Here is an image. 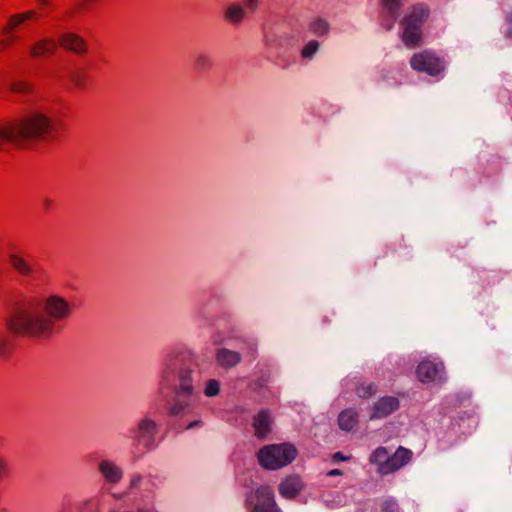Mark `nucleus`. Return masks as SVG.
Listing matches in <instances>:
<instances>
[{"label": "nucleus", "instance_id": "nucleus-30", "mask_svg": "<svg viewBox=\"0 0 512 512\" xmlns=\"http://www.w3.org/2000/svg\"><path fill=\"white\" fill-rule=\"evenodd\" d=\"M85 79L86 76L82 70H75L70 75L71 82L77 87H82L85 83Z\"/></svg>", "mask_w": 512, "mask_h": 512}, {"label": "nucleus", "instance_id": "nucleus-15", "mask_svg": "<svg viewBox=\"0 0 512 512\" xmlns=\"http://www.w3.org/2000/svg\"><path fill=\"white\" fill-rule=\"evenodd\" d=\"M57 43L52 38H42L31 45L29 52L34 58H46L55 53Z\"/></svg>", "mask_w": 512, "mask_h": 512}, {"label": "nucleus", "instance_id": "nucleus-42", "mask_svg": "<svg viewBox=\"0 0 512 512\" xmlns=\"http://www.w3.org/2000/svg\"><path fill=\"white\" fill-rule=\"evenodd\" d=\"M140 512H155L153 509L142 510Z\"/></svg>", "mask_w": 512, "mask_h": 512}, {"label": "nucleus", "instance_id": "nucleus-19", "mask_svg": "<svg viewBox=\"0 0 512 512\" xmlns=\"http://www.w3.org/2000/svg\"><path fill=\"white\" fill-rule=\"evenodd\" d=\"M271 418L267 411H261L255 418L253 422L255 435L258 438H264L271 429Z\"/></svg>", "mask_w": 512, "mask_h": 512}, {"label": "nucleus", "instance_id": "nucleus-37", "mask_svg": "<svg viewBox=\"0 0 512 512\" xmlns=\"http://www.w3.org/2000/svg\"><path fill=\"white\" fill-rule=\"evenodd\" d=\"M340 474H341V472L338 469H334V470H331L328 472L329 476L340 475Z\"/></svg>", "mask_w": 512, "mask_h": 512}, {"label": "nucleus", "instance_id": "nucleus-17", "mask_svg": "<svg viewBox=\"0 0 512 512\" xmlns=\"http://www.w3.org/2000/svg\"><path fill=\"white\" fill-rule=\"evenodd\" d=\"M302 486V481L298 476H289L281 482L279 492L285 498H293L300 492Z\"/></svg>", "mask_w": 512, "mask_h": 512}, {"label": "nucleus", "instance_id": "nucleus-33", "mask_svg": "<svg viewBox=\"0 0 512 512\" xmlns=\"http://www.w3.org/2000/svg\"><path fill=\"white\" fill-rule=\"evenodd\" d=\"M144 482V479L140 475H133L130 479V490H134L137 488L142 487V483Z\"/></svg>", "mask_w": 512, "mask_h": 512}, {"label": "nucleus", "instance_id": "nucleus-32", "mask_svg": "<svg viewBox=\"0 0 512 512\" xmlns=\"http://www.w3.org/2000/svg\"><path fill=\"white\" fill-rule=\"evenodd\" d=\"M10 89L13 92L26 93L29 91V85L22 81H16L11 83Z\"/></svg>", "mask_w": 512, "mask_h": 512}, {"label": "nucleus", "instance_id": "nucleus-35", "mask_svg": "<svg viewBox=\"0 0 512 512\" xmlns=\"http://www.w3.org/2000/svg\"><path fill=\"white\" fill-rule=\"evenodd\" d=\"M9 472L8 463L5 459L0 457V479L6 477Z\"/></svg>", "mask_w": 512, "mask_h": 512}, {"label": "nucleus", "instance_id": "nucleus-8", "mask_svg": "<svg viewBox=\"0 0 512 512\" xmlns=\"http://www.w3.org/2000/svg\"><path fill=\"white\" fill-rule=\"evenodd\" d=\"M157 425L154 420L144 417L131 430V437L145 448H151L155 441Z\"/></svg>", "mask_w": 512, "mask_h": 512}, {"label": "nucleus", "instance_id": "nucleus-7", "mask_svg": "<svg viewBox=\"0 0 512 512\" xmlns=\"http://www.w3.org/2000/svg\"><path fill=\"white\" fill-rule=\"evenodd\" d=\"M247 502L252 507V512H280L273 491L269 486H261L247 497Z\"/></svg>", "mask_w": 512, "mask_h": 512}, {"label": "nucleus", "instance_id": "nucleus-10", "mask_svg": "<svg viewBox=\"0 0 512 512\" xmlns=\"http://www.w3.org/2000/svg\"><path fill=\"white\" fill-rule=\"evenodd\" d=\"M97 469L104 481L110 485L118 484L123 478L122 468L111 459H101Z\"/></svg>", "mask_w": 512, "mask_h": 512}, {"label": "nucleus", "instance_id": "nucleus-26", "mask_svg": "<svg viewBox=\"0 0 512 512\" xmlns=\"http://www.w3.org/2000/svg\"><path fill=\"white\" fill-rule=\"evenodd\" d=\"M220 391V384L215 379H210L205 383L204 386V394L207 397H214L216 396Z\"/></svg>", "mask_w": 512, "mask_h": 512}, {"label": "nucleus", "instance_id": "nucleus-14", "mask_svg": "<svg viewBox=\"0 0 512 512\" xmlns=\"http://www.w3.org/2000/svg\"><path fill=\"white\" fill-rule=\"evenodd\" d=\"M398 407L399 402L395 397H383L375 403L370 418H384L397 410Z\"/></svg>", "mask_w": 512, "mask_h": 512}, {"label": "nucleus", "instance_id": "nucleus-1", "mask_svg": "<svg viewBox=\"0 0 512 512\" xmlns=\"http://www.w3.org/2000/svg\"><path fill=\"white\" fill-rule=\"evenodd\" d=\"M73 313V304L63 295L47 293L28 299L10 318L9 329L36 339H49Z\"/></svg>", "mask_w": 512, "mask_h": 512}, {"label": "nucleus", "instance_id": "nucleus-6", "mask_svg": "<svg viewBox=\"0 0 512 512\" xmlns=\"http://www.w3.org/2000/svg\"><path fill=\"white\" fill-rule=\"evenodd\" d=\"M413 70L436 76L444 70V62L433 52L425 50L415 53L410 59Z\"/></svg>", "mask_w": 512, "mask_h": 512}, {"label": "nucleus", "instance_id": "nucleus-12", "mask_svg": "<svg viewBox=\"0 0 512 512\" xmlns=\"http://www.w3.org/2000/svg\"><path fill=\"white\" fill-rule=\"evenodd\" d=\"M401 0H381V24L390 30L398 17Z\"/></svg>", "mask_w": 512, "mask_h": 512}, {"label": "nucleus", "instance_id": "nucleus-22", "mask_svg": "<svg viewBox=\"0 0 512 512\" xmlns=\"http://www.w3.org/2000/svg\"><path fill=\"white\" fill-rule=\"evenodd\" d=\"M308 31L317 36H323L328 33L329 25L322 18H313L308 23Z\"/></svg>", "mask_w": 512, "mask_h": 512}, {"label": "nucleus", "instance_id": "nucleus-36", "mask_svg": "<svg viewBox=\"0 0 512 512\" xmlns=\"http://www.w3.org/2000/svg\"><path fill=\"white\" fill-rule=\"evenodd\" d=\"M244 6L247 11L254 12L258 5V0H243Z\"/></svg>", "mask_w": 512, "mask_h": 512}, {"label": "nucleus", "instance_id": "nucleus-13", "mask_svg": "<svg viewBox=\"0 0 512 512\" xmlns=\"http://www.w3.org/2000/svg\"><path fill=\"white\" fill-rule=\"evenodd\" d=\"M59 44L64 49L77 54L85 53L87 50V45L84 39L72 32L63 33L59 37Z\"/></svg>", "mask_w": 512, "mask_h": 512}, {"label": "nucleus", "instance_id": "nucleus-9", "mask_svg": "<svg viewBox=\"0 0 512 512\" xmlns=\"http://www.w3.org/2000/svg\"><path fill=\"white\" fill-rule=\"evenodd\" d=\"M412 455V451L409 449L399 447L392 456L386 459V463L381 468H377V471L382 475L393 473L409 463Z\"/></svg>", "mask_w": 512, "mask_h": 512}, {"label": "nucleus", "instance_id": "nucleus-16", "mask_svg": "<svg viewBox=\"0 0 512 512\" xmlns=\"http://www.w3.org/2000/svg\"><path fill=\"white\" fill-rule=\"evenodd\" d=\"M8 259L10 265L18 274L25 277L32 276L34 269L23 255L18 252H12L9 254Z\"/></svg>", "mask_w": 512, "mask_h": 512}, {"label": "nucleus", "instance_id": "nucleus-4", "mask_svg": "<svg viewBox=\"0 0 512 512\" xmlns=\"http://www.w3.org/2000/svg\"><path fill=\"white\" fill-rule=\"evenodd\" d=\"M297 455L296 448L287 443L267 445L257 454L259 464L265 469L277 470L290 464Z\"/></svg>", "mask_w": 512, "mask_h": 512}, {"label": "nucleus", "instance_id": "nucleus-28", "mask_svg": "<svg viewBox=\"0 0 512 512\" xmlns=\"http://www.w3.org/2000/svg\"><path fill=\"white\" fill-rule=\"evenodd\" d=\"M10 335L5 329H0V355L7 353L10 347Z\"/></svg>", "mask_w": 512, "mask_h": 512}, {"label": "nucleus", "instance_id": "nucleus-40", "mask_svg": "<svg viewBox=\"0 0 512 512\" xmlns=\"http://www.w3.org/2000/svg\"><path fill=\"white\" fill-rule=\"evenodd\" d=\"M38 2L40 5H43V6L48 4V0H38Z\"/></svg>", "mask_w": 512, "mask_h": 512}, {"label": "nucleus", "instance_id": "nucleus-34", "mask_svg": "<svg viewBox=\"0 0 512 512\" xmlns=\"http://www.w3.org/2000/svg\"><path fill=\"white\" fill-rule=\"evenodd\" d=\"M382 512H398V505L392 500H387L382 504Z\"/></svg>", "mask_w": 512, "mask_h": 512}, {"label": "nucleus", "instance_id": "nucleus-25", "mask_svg": "<svg viewBox=\"0 0 512 512\" xmlns=\"http://www.w3.org/2000/svg\"><path fill=\"white\" fill-rule=\"evenodd\" d=\"M389 458L388 451L384 447L377 448L371 455L370 461L377 465V468H381L386 463V459Z\"/></svg>", "mask_w": 512, "mask_h": 512}, {"label": "nucleus", "instance_id": "nucleus-29", "mask_svg": "<svg viewBox=\"0 0 512 512\" xmlns=\"http://www.w3.org/2000/svg\"><path fill=\"white\" fill-rule=\"evenodd\" d=\"M376 392L373 384H362L357 388V395L361 398L369 397Z\"/></svg>", "mask_w": 512, "mask_h": 512}, {"label": "nucleus", "instance_id": "nucleus-18", "mask_svg": "<svg viewBox=\"0 0 512 512\" xmlns=\"http://www.w3.org/2000/svg\"><path fill=\"white\" fill-rule=\"evenodd\" d=\"M246 11L245 6L240 3L233 2L226 6L223 17L228 23L237 25L244 19Z\"/></svg>", "mask_w": 512, "mask_h": 512}, {"label": "nucleus", "instance_id": "nucleus-3", "mask_svg": "<svg viewBox=\"0 0 512 512\" xmlns=\"http://www.w3.org/2000/svg\"><path fill=\"white\" fill-rule=\"evenodd\" d=\"M177 375L178 386L176 388V394L178 396L177 401L170 407L171 415H178L185 411L189 406V402L181 400L182 397H190L193 394L194 387L192 384L191 372L189 370H177V356L173 353L169 354L164 362V367L159 382L160 393H164L165 390H169L174 387V380Z\"/></svg>", "mask_w": 512, "mask_h": 512}, {"label": "nucleus", "instance_id": "nucleus-39", "mask_svg": "<svg viewBox=\"0 0 512 512\" xmlns=\"http://www.w3.org/2000/svg\"><path fill=\"white\" fill-rule=\"evenodd\" d=\"M7 46L6 41H0V51L3 50Z\"/></svg>", "mask_w": 512, "mask_h": 512}, {"label": "nucleus", "instance_id": "nucleus-20", "mask_svg": "<svg viewBox=\"0 0 512 512\" xmlns=\"http://www.w3.org/2000/svg\"><path fill=\"white\" fill-rule=\"evenodd\" d=\"M36 16L35 10H29L26 12L18 13L12 15L6 25L3 28L4 34H9L13 30H15L17 27H19L21 24H23L25 21L33 19Z\"/></svg>", "mask_w": 512, "mask_h": 512}, {"label": "nucleus", "instance_id": "nucleus-31", "mask_svg": "<svg viewBox=\"0 0 512 512\" xmlns=\"http://www.w3.org/2000/svg\"><path fill=\"white\" fill-rule=\"evenodd\" d=\"M195 65L198 69H206L211 65L210 58L207 55L201 54L197 56Z\"/></svg>", "mask_w": 512, "mask_h": 512}, {"label": "nucleus", "instance_id": "nucleus-5", "mask_svg": "<svg viewBox=\"0 0 512 512\" xmlns=\"http://www.w3.org/2000/svg\"><path fill=\"white\" fill-rule=\"evenodd\" d=\"M428 17L424 5L414 6L402 20V40L407 47H416L422 41V25Z\"/></svg>", "mask_w": 512, "mask_h": 512}, {"label": "nucleus", "instance_id": "nucleus-11", "mask_svg": "<svg viewBox=\"0 0 512 512\" xmlns=\"http://www.w3.org/2000/svg\"><path fill=\"white\" fill-rule=\"evenodd\" d=\"M443 365L430 360L422 361L417 367V376L423 383L442 380Z\"/></svg>", "mask_w": 512, "mask_h": 512}, {"label": "nucleus", "instance_id": "nucleus-21", "mask_svg": "<svg viewBox=\"0 0 512 512\" xmlns=\"http://www.w3.org/2000/svg\"><path fill=\"white\" fill-rule=\"evenodd\" d=\"M338 422L342 430L350 431L358 422V414L352 409L344 410L340 413Z\"/></svg>", "mask_w": 512, "mask_h": 512}, {"label": "nucleus", "instance_id": "nucleus-23", "mask_svg": "<svg viewBox=\"0 0 512 512\" xmlns=\"http://www.w3.org/2000/svg\"><path fill=\"white\" fill-rule=\"evenodd\" d=\"M239 355L236 352L222 349L217 353V362L225 367H230L238 363Z\"/></svg>", "mask_w": 512, "mask_h": 512}, {"label": "nucleus", "instance_id": "nucleus-38", "mask_svg": "<svg viewBox=\"0 0 512 512\" xmlns=\"http://www.w3.org/2000/svg\"><path fill=\"white\" fill-rule=\"evenodd\" d=\"M334 458H335V459H339V460H344V459H345V458L341 455V453H336V454L334 455Z\"/></svg>", "mask_w": 512, "mask_h": 512}, {"label": "nucleus", "instance_id": "nucleus-2", "mask_svg": "<svg viewBox=\"0 0 512 512\" xmlns=\"http://www.w3.org/2000/svg\"><path fill=\"white\" fill-rule=\"evenodd\" d=\"M52 130V118L41 109H33L17 120L0 122V146L5 143L20 145L29 140L44 139Z\"/></svg>", "mask_w": 512, "mask_h": 512}, {"label": "nucleus", "instance_id": "nucleus-24", "mask_svg": "<svg viewBox=\"0 0 512 512\" xmlns=\"http://www.w3.org/2000/svg\"><path fill=\"white\" fill-rule=\"evenodd\" d=\"M100 496L95 495L91 498L86 499L81 506V512H99L100 511Z\"/></svg>", "mask_w": 512, "mask_h": 512}, {"label": "nucleus", "instance_id": "nucleus-41", "mask_svg": "<svg viewBox=\"0 0 512 512\" xmlns=\"http://www.w3.org/2000/svg\"><path fill=\"white\" fill-rule=\"evenodd\" d=\"M197 424H198V422L190 423L187 428L190 429V428H192L193 426H195Z\"/></svg>", "mask_w": 512, "mask_h": 512}, {"label": "nucleus", "instance_id": "nucleus-27", "mask_svg": "<svg viewBox=\"0 0 512 512\" xmlns=\"http://www.w3.org/2000/svg\"><path fill=\"white\" fill-rule=\"evenodd\" d=\"M319 43L316 40L309 41L302 49V57L310 59L318 50Z\"/></svg>", "mask_w": 512, "mask_h": 512}]
</instances>
